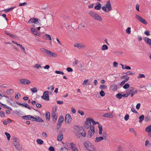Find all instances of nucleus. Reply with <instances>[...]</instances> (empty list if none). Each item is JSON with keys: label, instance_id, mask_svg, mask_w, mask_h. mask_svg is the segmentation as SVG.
Masks as SVG:
<instances>
[{"label": "nucleus", "instance_id": "obj_1", "mask_svg": "<svg viewBox=\"0 0 151 151\" xmlns=\"http://www.w3.org/2000/svg\"><path fill=\"white\" fill-rule=\"evenodd\" d=\"M28 23L33 24L32 26L34 27L42 25L41 21L40 19L36 18H32L30 19L28 22Z\"/></svg>", "mask_w": 151, "mask_h": 151}, {"label": "nucleus", "instance_id": "obj_2", "mask_svg": "<svg viewBox=\"0 0 151 151\" xmlns=\"http://www.w3.org/2000/svg\"><path fill=\"white\" fill-rule=\"evenodd\" d=\"M75 130L77 132V133H76V136L77 138H80L79 135L83 137L86 136V132L83 128L76 127L75 128Z\"/></svg>", "mask_w": 151, "mask_h": 151}, {"label": "nucleus", "instance_id": "obj_3", "mask_svg": "<svg viewBox=\"0 0 151 151\" xmlns=\"http://www.w3.org/2000/svg\"><path fill=\"white\" fill-rule=\"evenodd\" d=\"M88 14L92 18L96 20L101 21L103 19L100 16L93 11L89 12Z\"/></svg>", "mask_w": 151, "mask_h": 151}, {"label": "nucleus", "instance_id": "obj_4", "mask_svg": "<svg viewBox=\"0 0 151 151\" xmlns=\"http://www.w3.org/2000/svg\"><path fill=\"white\" fill-rule=\"evenodd\" d=\"M102 9L105 12H108L112 10L111 4L109 1L106 2L105 6H102Z\"/></svg>", "mask_w": 151, "mask_h": 151}, {"label": "nucleus", "instance_id": "obj_5", "mask_svg": "<svg viewBox=\"0 0 151 151\" xmlns=\"http://www.w3.org/2000/svg\"><path fill=\"white\" fill-rule=\"evenodd\" d=\"M102 136L101 137H96L95 138V142H99L101 140H103L104 139H105L106 138V134L105 132H102Z\"/></svg>", "mask_w": 151, "mask_h": 151}, {"label": "nucleus", "instance_id": "obj_6", "mask_svg": "<svg viewBox=\"0 0 151 151\" xmlns=\"http://www.w3.org/2000/svg\"><path fill=\"white\" fill-rule=\"evenodd\" d=\"M13 142L14 146L18 148L20 146V140L17 138L14 137L13 139Z\"/></svg>", "mask_w": 151, "mask_h": 151}, {"label": "nucleus", "instance_id": "obj_7", "mask_svg": "<svg viewBox=\"0 0 151 151\" xmlns=\"http://www.w3.org/2000/svg\"><path fill=\"white\" fill-rule=\"evenodd\" d=\"M95 133L94 127L93 125L91 126L90 130L89 131L87 137L88 138L91 137Z\"/></svg>", "mask_w": 151, "mask_h": 151}, {"label": "nucleus", "instance_id": "obj_8", "mask_svg": "<svg viewBox=\"0 0 151 151\" xmlns=\"http://www.w3.org/2000/svg\"><path fill=\"white\" fill-rule=\"evenodd\" d=\"M91 122L92 121V124L94 125H95L96 124H98V127L99 129V135H101L102 134V126L99 124V122H96L94 121L93 119L91 120Z\"/></svg>", "mask_w": 151, "mask_h": 151}, {"label": "nucleus", "instance_id": "obj_9", "mask_svg": "<svg viewBox=\"0 0 151 151\" xmlns=\"http://www.w3.org/2000/svg\"><path fill=\"white\" fill-rule=\"evenodd\" d=\"M135 17L138 20L143 24L145 25H147V21L139 15L136 14L135 15Z\"/></svg>", "mask_w": 151, "mask_h": 151}, {"label": "nucleus", "instance_id": "obj_10", "mask_svg": "<svg viewBox=\"0 0 151 151\" xmlns=\"http://www.w3.org/2000/svg\"><path fill=\"white\" fill-rule=\"evenodd\" d=\"M74 46L79 49H84L86 47V45L82 43H75L74 44Z\"/></svg>", "mask_w": 151, "mask_h": 151}, {"label": "nucleus", "instance_id": "obj_11", "mask_svg": "<svg viewBox=\"0 0 151 151\" xmlns=\"http://www.w3.org/2000/svg\"><path fill=\"white\" fill-rule=\"evenodd\" d=\"M72 118L70 115L69 114L66 115L65 118V122L66 124H69L72 121Z\"/></svg>", "mask_w": 151, "mask_h": 151}, {"label": "nucleus", "instance_id": "obj_12", "mask_svg": "<svg viewBox=\"0 0 151 151\" xmlns=\"http://www.w3.org/2000/svg\"><path fill=\"white\" fill-rule=\"evenodd\" d=\"M64 120V118L62 116H61L58 120L57 127L58 129H59L61 127V124Z\"/></svg>", "mask_w": 151, "mask_h": 151}, {"label": "nucleus", "instance_id": "obj_13", "mask_svg": "<svg viewBox=\"0 0 151 151\" xmlns=\"http://www.w3.org/2000/svg\"><path fill=\"white\" fill-rule=\"evenodd\" d=\"M41 97L42 99L44 100H49V91H44L43 96H41Z\"/></svg>", "mask_w": 151, "mask_h": 151}, {"label": "nucleus", "instance_id": "obj_14", "mask_svg": "<svg viewBox=\"0 0 151 151\" xmlns=\"http://www.w3.org/2000/svg\"><path fill=\"white\" fill-rule=\"evenodd\" d=\"M31 119H32L31 120H32V121L38 122H44V121L41 118H40L39 116H36V117H35L33 116H31Z\"/></svg>", "mask_w": 151, "mask_h": 151}, {"label": "nucleus", "instance_id": "obj_15", "mask_svg": "<svg viewBox=\"0 0 151 151\" xmlns=\"http://www.w3.org/2000/svg\"><path fill=\"white\" fill-rule=\"evenodd\" d=\"M20 81L22 84L24 85H28L31 83L30 81L27 79H22Z\"/></svg>", "mask_w": 151, "mask_h": 151}, {"label": "nucleus", "instance_id": "obj_16", "mask_svg": "<svg viewBox=\"0 0 151 151\" xmlns=\"http://www.w3.org/2000/svg\"><path fill=\"white\" fill-rule=\"evenodd\" d=\"M71 149L72 151H78L77 147H76V145L73 142L70 143Z\"/></svg>", "mask_w": 151, "mask_h": 151}, {"label": "nucleus", "instance_id": "obj_17", "mask_svg": "<svg viewBox=\"0 0 151 151\" xmlns=\"http://www.w3.org/2000/svg\"><path fill=\"white\" fill-rule=\"evenodd\" d=\"M31 31L32 33L34 35L38 36H40V33L37 32V30L36 29L33 28H31Z\"/></svg>", "mask_w": 151, "mask_h": 151}, {"label": "nucleus", "instance_id": "obj_18", "mask_svg": "<svg viewBox=\"0 0 151 151\" xmlns=\"http://www.w3.org/2000/svg\"><path fill=\"white\" fill-rule=\"evenodd\" d=\"M143 40L145 42L149 45H151V40L147 37H144L143 38Z\"/></svg>", "mask_w": 151, "mask_h": 151}, {"label": "nucleus", "instance_id": "obj_19", "mask_svg": "<svg viewBox=\"0 0 151 151\" xmlns=\"http://www.w3.org/2000/svg\"><path fill=\"white\" fill-rule=\"evenodd\" d=\"M145 131L148 133L149 136L151 137V125H149L146 128Z\"/></svg>", "mask_w": 151, "mask_h": 151}, {"label": "nucleus", "instance_id": "obj_20", "mask_svg": "<svg viewBox=\"0 0 151 151\" xmlns=\"http://www.w3.org/2000/svg\"><path fill=\"white\" fill-rule=\"evenodd\" d=\"M47 54V55L50 56L52 57H55L57 56V54L53 52L50 51L49 50H48Z\"/></svg>", "mask_w": 151, "mask_h": 151}, {"label": "nucleus", "instance_id": "obj_21", "mask_svg": "<svg viewBox=\"0 0 151 151\" xmlns=\"http://www.w3.org/2000/svg\"><path fill=\"white\" fill-rule=\"evenodd\" d=\"M92 144L91 143L88 141H86L83 144L84 146L86 149L91 146Z\"/></svg>", "mask_w": 151, "mask_h": 151}, {"label": "nucleus", "instance_id": "obj_22", "mask_svg": "<svg viewBox=\"0 0 151 151\" xmlns=\"http://www.w3.org/2000/svg\"><path fill=\"white\" fill-rule=\"evenodd\" d=\"M63 138V135L62 133L60 132L58 134L57 137V139L58 141H61Z\"/></svg>", "mask_w": 151, "mask_h": 151}, {"label": "nucleus", "instance_id": "obj_23", "mask_svg": "<svg viewBox=\"0 0 151 151\" xmlns=\"http://www.w3.org/2000/svg\"><path fill=\"white\" fill-rule=\"evenodd\" d=\"M103 116L104 117H107L108 118L113 117H114V115L111 113L105 114Z\"/></svg>", "mask_w": 151, "mask_h": 151}, {"label": "nucleus", "instance_id": "obj_24", "mask_svg": "<svg viewBox=\"0 0 151 151\" xmlns=\"http://www.w3.org/2000/svg\"><path fill=\"white\" fill-rule=\"evenodd\" d=\"M136 89L133 87H130L127 91V93L129 95L131 93L133 92Z\"/></svg>", "mask_w": 151, "mask_h": 151}, {"label": "nucleus", "instance_id": "obj_25", "mask_svg": "<svg viewBox=\"0 0 151 151\" xmlns=\"http://www.w3.org/2000/svg\"><path fill=\"white\" fill-rule=\"evenodd\" d=\"M96 5L94 6V9L97 10H99L101 8V4L99 2L96 3Z\"/></svg>", "mask_w": 151, "mask_h": 151}, {"label": "nucleus", "instance_id": "obj_26", "mask_svg": "<svg viewBox=\"0 0 151 151\" xmlns=\"http://www.w3.org/2000/svg\"><path fill=\"white\" fill-rule=\"evenodd\" d=\"M110 89L112 91H115L117 89V86L115 84H113L111 86Z\"/></svg>", "mask_w": 151, "mask_h": 151}, {"label": "nucleus", "instance_id": "obj_27", "mask_svg": "<svg viewBox=\"0 0 151 151\" xmlns=\"http://www.w3.org/2000/svg\"><path fill=\"white\" fill-rule=\"evenodd\" d=\"M52 116L53 121H56L58 117V114L56 113H55L54 112L52 113Z\"/></svg>", "mask_w": 151, "mask_h": 151}, {"label": "nucleus", "instance_id": "obj_28", "mask_svg": "<svg viewBox=\"0 0 151 151\" xmlns=\"http://www.w3.org/2000/svg\"><path fill=\"white\" fill-rule=\"evenodd\" d=\"M31 116L30 115H28L27 116H22V118L24 119H29L30 120H31Z\"/></svg>", "mask_w": 151, "mask_h": 151}, {"label": "nucleus", "instance_id": "obj_29", "mask_svg": "<svg viewBox=\"0 0 151 151\" xmlns=\"http://www.w3.org/2000/svg\"><path fill=\"white\" fill-rule=\"evenodd\" d=\"M45 115L46 120L49 121L50 119V113L49 112H47L46 113Z\"/></svg>", "mask_w": 151, "mask_h": 151}, {"label": "nucleus", "instance_id": "obj_30", "mask_svg": "<svg viewBox=\"0 0 151 151\" xmlns=\"http://www.w3.org/2000/svg\"><path fill=\"white\" fill-rule=\"evenodd\" d=\"M99 88L101 90H105L107 89V86L104 84H101L99 86Z\"/></svg>", "mask_w": 151, "mask_h": 151}, {"label": "nucleus", "instance_id": "obj_31", "mask_svg": "<svg viewBox=\"0 0 151 151\" xmlns=\"http://www.w3.org/2000/svg\"><path fill=\"white\" fill-rule=\"evenodd\" d=\"M12 122V120L10 119H8L7 121L4 120L3 122V123L4 125H6L7 124L10 123Z\"/></svg>", "mask_w": 151, "mask_h": 151}, {"label": "nucleus", "instance_id": "obj_32", "mask_svg": "<svg viewBox=\"0 0 151 151\" xmlns=\"http://www.w3.org/2000/svg\"><path fill=\"white\" fill-rule=\"evenodd\" d=\"M92 119L88 118L85 124H90L91 125V123H92V121L91 122V120Z\"/></svg>", "mask_w": 151, "mask_h": 151}, {"label": "nucleus", "instance_id": "obj_33", "mask_svg": "<svg viewBox=\"0 0 151 151\" xmlns=\"http://www.w3.org/2000/svg\"><path fill=\"white\" fill-rule=\"evenodd\" d=\"M5 33L7 35H9L10 37L12 38H14V39H15L16 38V36L12 34L8 33L6 32H5Z\"/></svg>", "mask_w": 151, "mask_h": 151}, {"label": "nucleus", "instance_id": "obj_34", "mask_svg": "<svg viewBox=\"0 0 151 151\" xmlns=\"http://www.w3.org/2000/svg\"><path fill=\"white\" fill-rule=\"evenodd\" d=\"M108 47L107 46L105 45H103L101 47V49L103 50H105L108 49Z\"/></svg>", "mask_w": 151, "mask_h": 151}, {"label": "nucleus", "instance_id": "obj_35", "mask_svg": "<svg viewBox=\"0 0 151 151\" xmlns=\"http://www.w3.org/2000/svg\"><path fill=\"white\" fill-rule=\"evenodd\" d=\"M121 78H125V79L124 80L126 82L129 79V78L127 76V75H124V76H122L121 77Z\"/></svg>", "mask_w": 151, "mask_h": 151}, {"label": "nucleus", "instance_id": "obj_36", "mask_svg": "<svg viewBox=\"0 0 151 151\" xmlns=\"http://www.w3.org/2000/svg\"><path fill=\"white\" fill-rule=\"evenodd\" d=\"M144 116L143 115H142L139 117V122L140 123L142 122L144 119Z\"/></svg>", "mask_w": 151, "mask_h": 151}, {"label": "nucleus", "instance_id": "obj_37", "mask_svg": "<svg viewBox=\"0 0 151 151\" xmlns=\"http://www.w3.org/2000/svg\"><path fill=\"white\" fill-rule=\"evenodd\" d=\"M14 8H15V7H11L9 9H6L4 10V11L5 12H8L14 9Z\"/></svg>", "mask_w": 151, "mask_h": 151}, {"label": "nucleus", "instance_id": "obj_38", "mask_svg": "<svg viewBox=\"0 0 151 151\" xmlns=\"http://www.w3.org/2000/svg\"><path fill=\"white\" fill-rule=\"evenodd\" d=\"M13 92H14V91L12 89H9L7 90L6 91V93L7 94H11L12 93H13Z\"/></svg>", "mask_w": 151, "mask_h": 151}, {"label": "nucleus", "instance_id": "obj_39", "mask_svg": "<svg viewBox=\"0 0 151 151\" xmlns=\"http://www.w3.org/2000/svg\"><path fill=\"white\" fill-rule=\"evenodd\" d=\"M37 142L38 144L40 145L42 144L43 143V141L42 140L39 139H38L37 140Z\"/></svg>", "mask_w": 151, "mask_h": 151}, {"label": "nucleus", "instance_id": "obj_40", "mask_svg": "<svg viewBox=\"0 0 151 151\" xmlns=\"http://www.w3.org/2000/svg\"><path fill=\"white\" fill-rule=\"evenodd\" d=\"M5 134L6 135V136L7 137V139L8 140H9L10 139V136H11L10 134L7 132H5Z\"/></svg>", "mask_w": 151, "mask_h": 151}, {"label": "nucleus", "instance_id": "obj_41", "mask_svg": "<svg viewBox=\"0 0 151 151\" xmlns=\"http://www.w3.org/2000/svg\"><path fill=\"white\" fill-rule=\"evenodd\" d=\"M32 92V93H35L37 91V89L36 88L34 87L31 89Z\"/></svg>", "mask_w": 151, "mask_h": 151}, {"label": "nucleus", "instance_id": "obj_42", "mask_svg": "<svg viewBox=\"0 0 151 151\" xmlns=\"http://www.w3.org/2000/svg\"><path fill=\"white\" fill-rule=\"evenodd\" d=\"M116 98L119 99H121L122 97V94L121 93H118L116 95Z\"/></svg>", "mask_w": 151, "mask_h": 151}, {"label": "nucleus", "instance_id": "obj_43", "mask_svg": "<svg viewBox=\"0 0 151 151\" xmlns=\"http://www.w3.org/2000/svg\"><path fill=\"white\" fill-rule=\"evenodd\" d=\"M89 151H97L96 148L94 145L92 146V147L89 149Z\"/></svg>", "mask_w": 151, "mask_h": 151}, {"label": "nucleus", "instance_id": "obj_44", "mask_svg": "<svg viewBox=\"0 0 151 151\" xmlns=\"http://www.w3.org/2000/svg\"><path fill=\"white\" fill-rule=\"evenodd\" d=\"M129 87V85L128 83L125 84L123 86V87L124 88L126 89L128 88Z\"/></svg>", "mask_w": 151, "mask_h": 151}, {"label": "nucleus", "instance_id": "obj_45", "mask_svg": "<svg viewBox=\"0 0 151 151\" xmlns=\"http://www.w3.org/2000/svg\"><path fill=\"white\" fill-rule=\"evenodd\" d=\"M126 32L128 34H130L131 33V28L128 27L126 29Z\"/></svg>", "mask_w": 151, "mask_h": 151}, {"label": "nucleus", "instance_id": "obj_46", "mask_svg": "<svg viewBox=\"0 0 151 151\" xmlns=\"http://www.w3.org/2000/svg\"><path fill=\"white\" fill-rule=\"evenodd\" d=\"M55 73L57 74H60L62 75L64 74V73L62 71H61L58 70H56L55 71Z\"/></svg>", "mask_w": 151, "mask_h": 151}, {"label": "nucleus", "instance_id": "obj_47", "mask_svg": "<svg viewBox=\"0 0 151 151\" xmlns=\"http://www.w3.org/2000/svg\"><path fill=\"white\" fill-rule=\"evenodd\" d=\"M99 94L100 96L102 97L104 96L105 95V93L103 90L100 91Z\"/></svg>", "mask_w": 151, "mask_h": 151}, {"label": "nucleus", "instance_id": "obj_48", "mask_svg": "<svg viewBox=\"0 0 151 151\" xmlns=\"http://www.w3.org/2000/svg\"><path fill=\"white\" fill-rule=\"evenodd\" d=\"M42 67L40 65L38 64H36L34 66V68H36L37 69H39L40 68H41Z\"/></svg>", "mask_w": 151, "mask_h": 151}, {"label": "nucleus", "instance_id": "obj_49", "mask_svg": "<svg viewBox=\"0 0 151 151\" xmlns=\"http://www.w3.org/2000/svg\"><path fill=\"white\" fill-rule=\"evenodd\" d=\"M145 77V76L144 74H139V76L137 78H144Z\"/></svg>", "mask_w": 151, "mask_h": 151}, {"label": "nucleus", "instance_id": "obj_50", "mask_svg": "<svg viewBox=\"0 0 151 151\" xmlns=\"http://www.w3.org/2000/svg\"><path fill=\"white\" fill-rule=\"evenodd\" d=\"M126 74L127 75H133L134 74V73H132L131 71H129L127 72L126 73Z\"/></svg>", "mask_w": 151, "mask_h": 151}, {"label": "nucleus", "instance_id": "obj_51", "mask_svg": "<svg viewBox=\"0 0 151 151\" xmlns=\"http://www.w3.org/2000/svg\"><path fill=\"white\" fill-rule=\"evenodd\" d=\"M60 151H68V149L66 147L61 148L60 149Z\"/></svg>", "mask_w": 151, "mask_h": 151}, {"label": "nucleus", "instance_id": "obj_52", "mask_svg": "<svg viewBox=\"0 0 151 151\" xmlns=\"http://www.w3.org/2000/svg\"><path fill=\"white\" fill-rule=\"evenodd\" d=\"M41 50L43 52L46 53H47V52L48 51V50H47L44 48H42L41 49Z\"/></svg>", "mask_w": 151, "mask_h": 151}, {"label": "nucleus", "instance_id": "obj_53", "mask_svg": "<svg viewBox=\"0 0 151 151\" xmlns=\"http://www.w3.org/2000/svg\"><path fill=\"white\" fill-rule=\"evenodd\" d=\"M137 90H135L132 93H131L130 94H131V97H132L133 95L134 94H137Z\"/></svg>", "mask_w": 151, "mask_h": 151}, {"label": "nucleus", "instance_id": "obj_54", "mask_svg": "<svg viewBox=\"0 0 151 151\" xmlns=\"http://www.w3.org/2000/svg\"><path fill=\"white\" fill-rule=\"evenodd\" d=\"M129 114H126L124 117V120L126 121H127L129 119Z\"/></svg>", "mask_w": 151, "mask_h": 151}, {"label": "nucleus", "instance_id": "obj_55", "mask_svg": "<svg viewBox=\"0 0 151 151\" xmlns=\"http://www.w3.org/2000/svg\"><path fill=\"white\" fill-rule=\"evenodd\" d=\"M129 131L130 132H133L136 134V133L135 131L134 130L133 128H131L129 129Z\"/></svg>", "mask_w": 151, "mask_h": 151}, {"label": "nucleus", "instance_id": "obj_56", "mask_svg": "<svg viewBox=\"0 0 151 151\" xmlns=\"http://www.w3.org/2000/svg\"><path fill=\"white\" fill-rule=\"evenodd\" d=\"M48 150L50 151H54L55 149L54 147L52 146H50L48 148Z\"/></svg>", "mask_w": 151, "mask_h": 151}, {"label": "nucleus", "instance_id": "obj_57", "mask_svg": "<svg viewBox=\"0 0 151 151\" xmlns=\"http://www.w3.org/2000/svg\"><path fill=\"white\" fill-rule=\"evenodd\" d=\"M42 136L44 138H46L47 137V134L45 132H43L42 134Z\"/></svg>", "mask_w": 151, "mask_h": 151}, {"label": "nucleus", "instance_id": "obj_58", "mask_svg": "<svg viewBox=\"0 0 151 151\" xmlns=\"http://www.w3.org/2000/svg\"><path fill=\"white\" fill-rule=\"evenodd\" d=\"M70 145V144L69 143L67 142L65 143L64 145V147H66L67 148V147H68Z\"/></svg>", "mask_w": 151, "mask_h": 151}, {"label": "nucleus", "instance_id": "obj_59", "mask_svg": "<svg viewBox=\"0 0 151 151\" xmlns=\"http://www.w3.org/2000/svg\"><path fill=\"white\" fill-rule=\"evenodd\" d=\"M0 116L2 117H4V113L3 111L0 112Z\"/></svg>", "mask_w": 151, "mask_h": 151}, {"label": "nucleus", "instance_id": "obj_60", "mask_svg": "<svg viewBox=\"0 0 151 151\" xmlns=\"http://www.w3.org/2000/svg\"><path fill=\"white\" fill-rule=\"evenodd\" d=\"M88 79L85 80H84V81L83 82V85H86L87 83H88Z\"/></svg>", "mask_w": 151, "mask_h": 151}, {"label": "nucleus", "instance_id": "obj_61", "mask_svg": "<svg viewBox=\"0 0 151 151\" xmlns=\"http://www.w3.org/2000/svg\"><path fill=\"white\" fill-rule=\"evenodd\" d=\"M144 34L147 36H149L150 35V33L147 30L145 31L144 32Z\"/></svg>", "mask_w": 151, "mask_h": 151}, {"label": "nucleus", "instance_id": "obj_62", "mask_svg": "<svg viewBox=\"0 0 151 151\" xmlns=\"http://www.w3.org/2000/svg\"><path fill=\"white\" fill-rule=\"evenodd\" d=\"M66 70L68 72H72L73 70L70 67H68L66 68Z\"/></svg>", "mask_w": 151, "mask_h": 151}, {"label": "nucleus", "instance_id": "obj_63", "mask_svg": "<svg viewBox=\"0 0 151 151\" xmlns=\"http://www.w3.org/2000/svg\"><path fill=\"white\" fill-rule=\"evenodd\" d=\"M78 112L79 114L82 116L84 114V112L80 110H79Z\"/></svg>", "mask_w": 151, "mask_h": 151}, {"label": "nucleus", "instance_id": "obj_64", "mask_svg": "<svg viewBox=\"0 0 151 151\" xmlns=\"http://www.w3.org/2000/svg\"><path fill=\"white\" fill-rule=\"evenodd\" d=\"M118 65V63L116 62H114L113 63V65L114 67H117Z\"/></svg>", "mask_w": 151, "mask_h": 151}]
</instances>
